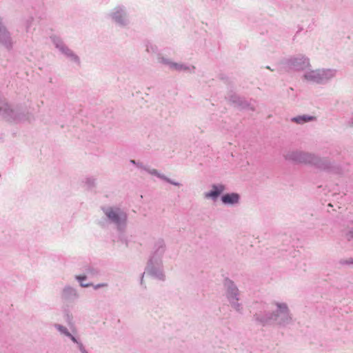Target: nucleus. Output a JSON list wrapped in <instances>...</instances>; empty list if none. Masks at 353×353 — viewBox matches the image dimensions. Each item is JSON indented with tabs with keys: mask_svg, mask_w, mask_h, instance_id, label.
I'll use <instances>...</instances> for the list:
<instances>
[{
	"mask_svg": "<svg viewBox=\"0 0 353 353\" xmlns=\"http://www.w3.org/2000/svg\"><path fill=\"white\" fill-rule=\"evenodd\" d=\"M314 119V117L304 115L294 117L292 120L297 123H303L310 121H312Z\"/></svg>",
	"mask_w": 353,
	"mask_h": 353,
	"instance_id": "nucleus-5",
	"label": "nucleus"
},
{
	"mask_svg": "<svg viewBox=\"0 0 353 353\" xmlns=\"http://www.w3.org/2000/svg\"><path fill=\"white\" fill-rule=\"evenodd\" d=\"M81 285L83 286V287H88L90 285V284H83V283H81Z\"/></svg>",
	"mask_w": 353,
	"mask_h": 353,
	"instance_id": "nucleus-10",
	"label": "nucleus"
},
{
	"mask_svg": "<svg viewBox=\"0 0 353 353\" xmlns=\"http://www.w3.org/2000/svg\"><path fill=\"white\" fill-rule=\"evenodd\" d=\"M106 286V284H99L94 287L95 289L99 288L100 287H104Z\"/></svg>",
	"mask_w": 353,
	"mask_h": 353,
	"instance_id": "nucleus-9",
	"label": "nucleus"
},
{
	"mask_svg": "<svg viewBox=\"0 0 353 353\" xmlns=\"http://www.w3.org/2000/svg\"><path fill=\"white\" fill-rule=\"evenodd\" d=\"M105 214L112 221L115 223H119L121 216L125 218V215L123 214L119 209L113 210L110 208L106 211Z\"/></svg>",
	"mask_w": 353,
	"mask_h": 353,
	"instance_id": "nucleus-2",
	"label": "nucleus"
},
{
	"mask_svg": "<svg viewBox=\"0 0 353 353\" xmlns=\"http://www.w3.org/2000/svg\"><path fill=\"white\" fill-rule=\"evenodd\" d=\"M314 119V117L304 115L294 117L292 120L297 123H303L310 121H312Z\"/></svg>",
	"mask_w": 353,
	"mask_h": 353,
	"instance_id": "nucleus-6",
	"label": "nucleus"
},
{
	"mask_svg": "<svg viewBox=\"0 0 353 353\" xmlns=\"http://www.w3.org/2000/svg\"><path fill=\"white\" fill-rule=\"evenodd\" d=\"M239 196L238 194H227L222 196V201L225 204H234L239 201Z\"/></svg>",
	"mask_w": 353,
	"mask_h": 353,
	"instance_id": "nucleus-3",
	"label": "nucleus"
},
{
	"mask_svg": "<svg viewBox=\"0 0 353 353\" xmlns=\"http://www.w3.org/2000/svg\"><path fill=\"white\" fill-rule=\"evenodd\" d=\"M17 115V111L11 105L7 103L0 104V117L6 120H12L16 119Z\"/></svg>",
	"mask_w": 353,
	"mask_h": 353,
	"instance_id": "nucleus-1",
	"label": "nucleus"
},
{
	"mask_svg": "<svg viewBox=\"0 0 353 353\" xmlns=\"http://www.w3.org/2000/svg\"><path fill=\"white\" fill-rule=\"evenodd\" d=\"M172 68L176 69V70H179V69H181L182 66L181 65H179L176 63H173L171 66Z\"/></svg>",
	"mask_w": 353,
	"mask_h": 353,
	"instance_id": "nucleus-7",
	"label": "nucleus"
},
{
	"mask_svg": "<svg viewBox=\"0 0 353 353\" xmlns=\"http://www.w3.org/2000/svg\"><path fill=\"white\" fill-rule=\"evenodd\" d=\"M85 276H77V279L79 281H81L84 279H85Z\"/></svg>",
	"mask_w": 353,
	"mask_h": 353,
	"instance_id": "nucleus-8",
	"label": "nucleus"
},
{
	"mask_svg": "<svg viewBox=\"0 0 353 353\" xmlns=\"http://www.w3.org/2000/svg\"><path fill=\"white\" fill-rule=\"evenodd\" d=\"M213 190L209 192L205 193V196L206 198H216L223 190L224 187L223 185H213Z\"/></svg>",
	"mask_w": 353,
	"mask_h": 353,
	"instance_id": "nucleus-4",
	"label": "nucleus"
}]
</instances>
